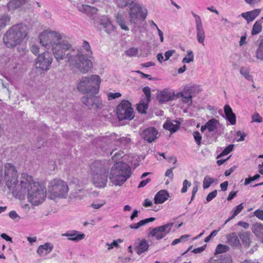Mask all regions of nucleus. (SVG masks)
Listing matches in <instances>:
<instances>
[{
    "label": "nucleus",
    "instance_id": "obj_9",
    "mask_svg": "<svg viewBox=\"0 0 263 263\" xmlns=\"http://www.w3.org/2000/svg\"><path fill=\"white\" fill-rule=\"evenodd\" d=\"M116 114L120 121L131 120L134 119V111L131 103L126 100H122L117 106Z\"/></svg>",
    "mask_w": 263,
    "mask_h": 263
},
{
    "label": "nucleus",
    "instance_id": "obj_19",
    "mask_svg": "<svg viewBox=\"0 0 263 263\" xmlns=\"http://www.w3.org/2000/svg\"><path fill=\"white\" fill-rule=\"evenodd\" d=\"M53 248V245L49 242L40 246L37 249V253L41 256H45L50 253Z\"/></svg>",
    "mask_w": 263,
    "mask_h": 263
},
{
    "label": "nucleus",
    "instance_id": "obj_28",
    "mask_svg": "<svg viewBox=\"0 0 263 263\" xmlns=\"http://www.w3.org/2000/svg\"><path fill=\"white\" fill-rule=\"evenodd\" d=\"M63 235L69 236L68 239L70 240L78 241L83 239L84 237V234H78V232L74 231L71 233H66Z\"/></svg>",
    "mask_w": 263,
    "mask_h": 263
},
{
    "label": "nucleus",
    "instance_id": "obj_48",
    "mask_svg": "<svg viewBox=\"0 0 263 263\" xmlns=\"http://www.w3.org/2000/svg\"><path fill=\"white\" fill-rule=\"evenodd\" d=\"M93 8L90 6L87 5H83L80 8L79 10L80 11L85 13H88L90 12Z\"/></svg>",
    "mask_w": 263,
    "mask_h": 263
},
{
    "label": "nucleus",
    "instance_id": "obj_22",
    "mask_svg": "<svg viewBox=\"0 0 263 263\" xmlns=\"http://www.w3.org/2000/svg\"><path fill=\"white\" fill-rule=\"evenodd\" d=\"M149 245L145 239L139 241L138 244L136 246V250L137 254L141 255L148 251Z\"/></svg>",
    "mask_w": 263,
    "mask_h": 263
},
{
    "label": "nucleus",
    "instance_id": "obj_50",
    "mask_svg": "<svg viewBox=\"0 0 263 263\" xmlns=\"http://www.w3.org/2000/svg\"><path fill=\"white\" fill-rule=\"evenodd\" d=\"M252 121L253 122L261 123L262 121L261 117L257 112L252 116Z\"/></svg>",
    "mask_w": 263,
    "mask_h": 263
},
{
    "label": "nucleus",
    "instance_id": "obj_46",
    "mask_svg": "<svg viewBox=\"0 0 263 263\" xmlns=\"http://www.w3.org/2000/svg\"><path fill=\"white\" fill-rule=\"evenodd\" d=\"M194 60V54L192 51L187 52V55L186 57L183 59L182 62L189 63Z\"/></svg>",
    "mask_w": 263,
    "mask_h": 263
},
{
    "label": "nucleus",
    "instance_id": "obj_63",
    "mask_svg": "<svg viewBox=\"0 0 263 263\" xmlns=\"http://www.w3.org/2000/svg\"><path fill=\"white\" fill-rule=\"evenodd\" d=\"M237 191H231L227 198L228 201H230L233 199L237 195Z\"/></svg>",
    "mask_w": 263,
    "mask_h": 263
},
{
    "label": "nucleus",
    "instance_id": "obj_27",
    "mask_svg": "<svg viewBox=\"0 0 263 263\" xmlns=\"http://www.w3.org/2000/svg\"><path fill=\"white\" fill-rule=\"evenodd\" d=\"M196 30H197V38L198 41L202 44L204 45V41L205 39V32L204 29L203 28L202 23L196 25Z\"/></svg>",
    "mask_w": 263,
    "mask_h": 263
},
{
    "label": "nucleus",
    "instance_id": "obj_15",
    "mask_svg": "<svg viewBox=\"0 0 263 263\" xmlns=\"http://www.w3.org/2000/svg\"><path fill=\"white\" fill-rule=\"evenodd\" d=\"M158 130L154 127H151L144 130L141 134L142 138L147 142L151 143L157 138Z\"/></svg>",
    "mask_w": 263,
    "mask_h": 263
},
{
    "label": "nucleus",
    "instance_id": "obj_59",
    "mask_svg": "<svg viewBox=\"0 0 263 263\" xmlns=\"http://www.w3.org/2000/svg\"><path fill=\"white\" fill-rule=\"evenodd\" d=\"M31 51L32 53L35 55H36L39 53L40 51L39 47L37 45H33L31 47Z\"/></svg>",
    "mask_w": 263,
    "mask_h": 263
},
{
    "label": "nucleus",
    "instance_id": "obj_43",
    "mask_svg": "<svg viewBox=\"0 0 263 263\" xmlns=\"http://www.w3.org/2000/svg\"><path fill=\"white\" fill-rule=\"evenodd\" d=\"M143 92L145 95V98L143 100L149 101L151 98V90L148 86L145 87L143 88Z\"/></svg>",
    "mask_w": 263,
    "mask_h": 263
},
{
    "label": "nucleus",
    "instance_id": "obj_24",
    "mask_svg": "<svg viewBox=\"0 0 263 263\" xmlns=\"http://www.w3.org/2000/svg\"><path fill=\"white\" fill-rule=\"evenodd\" d=\"M259 9H255L241 14V16L249 23L253 21L260 13Z\"/></svg>",
    "mask_w": 263,
    "mask_h": 263
},
{
    "label": "nucleus",
    "instance_id": "obj_18",
    "mask_svg": "<svg viewBox=\"0 0 263 263\" xmlns=\"http://www.w3.org/2000/svg\"><path fill=\"white\" fill-rule=\"evenodd\" d=\"M224 112L226 119L231 125H235L236 122L235 114L233 112L232 109L229 105H226L224 106Z\"/></svg>",
    "mask_w": 263,
    "mask_h": 263
},
{
    "label": "nucleus",
    "instance_id": "obj_64",
    "mask_svg": "<svg viewBox=\"0 0 263 263\" xmlns=\"http://www.w3.org/2000/svg\"><path fill=\"white\" fill-rule=\"evenodd\" d=\"M9 217L13 219H14L18 217V214L16 213V212L15 211H10L9 213Z\"/></svg>",
    "mask_w": 263,
    "mask_h": 263
},
{
    "label": "nucleus",
    "instance_id": "obj_54",
    "mask_svg": "<svg viewBox=\"0 0 263 263\" xmlns=\"http://www.w3.org/2000/svg\"><path fill=\"white\" fill-rule=\"evenodd\" d=\"M118 241L121 242H122V240L120 239H119L117 241L114 240V241L111 243H106V245L108 246V250H110L113 249V248L114 247H116V248L118 247L119 245L118 243Z\"/></svg>",
    "mask_w": 263,
    "mask_h": 263
},
{
    "label": "nucleus",
    "instance_id": "obj_51",
    "mask_svg": "<svg viewBox=\"0 0 263 263\" xmlns=\"http://www.w3.org/2000/svg\"><path fill=\"white\" fill-rule=\"evenodd\" d=\"M121 94L120 92H109L107 94V98L108 100H111L116 98H120Z\"/></svg>",
    "mask_w": 263,
    "mask_h": 263
},
{
    "label": "nucleus",
    "instance_id": "obj_17",
    "mask_svg": "<svg viewBox=\"0 0 263 263\" xmlns=\"http://www.w3.org/2000/svg\"><path fill=\"white\" fill-rule=\"evenodd\" d=\"M82 102L89 108L93 106H97L98 99L94 95L85 96L82 98Z\"/></svg>",
    "mask_w": 263,
    "mask_h": 263
},
{
    "label": "nucleus",
    "instance_id": "obj_29",
    "mask_svg": "<svg viewBox=\"0 0 263 263\" xmlns=\"http://www.w3.org/2000/svg\"><path fill=\"white\" fill-rule=\"evenodd\" d=\"M149 101L142 99L137 104V110L141 114H145L148 107Z\"/></svg>",
    "mask_w": 263,
    "mask_h": 263
},
{
    "label": "nucleus",
    "instance_id": "obj_44",
    "mask_svg": "<svg viewBox=\"0 0 263 263\" xmlns=\"http://www.w3.org/2000/svg\"><path fill=\"white\" fill-rule=\"evenodd\" d=\"M116 4L119 7H125L128 6L132 0H115Z\"/></svg>",
    "mask_w": 263,
    "mask_h": 263
},
{
    "label": "nucleus",
    "instance_id": "obj_41",
    "mask_svg": "<svg viewBox=\"0 0 263 263\" xmlns=\"http://www.w3.org/2000/svg\"><path fill=\"white\" fill-rule=\"evenodd\" d=\"M214 180L209 176H205L203 181V187L204 189H207L213 183Z\"/></svg>",
    "mask_w": 263,
    "mask_h": 263
},
{
    "label": "nucleus",
    "instance_id": "obj_57",
    "mask_svg": "<svg viewBox=\"0 0 263 263\" xmlns=\"http://www.w3.org/2000/svg\"><path fill=\"white\" fill-rule=\"evenodd\" d=\"M198 183L197 182L195 185L194 186H193V189H192V196H191V202L194 200L195 197V195L196 194V193L198 191Z\"/></svg>",
    "mask_w": 263,
    "mask_h": 263
},
{
    "label": "nucleus",
    "instance_id": "obj_16",
    "mask_svg": "<svg viewBox=\"0 0 263 263\" xmlns=\"http://www.w3.org/2000/svg\"><path fill=\"white\" fill-rule=\"evenodd\" d=\"M192 92L191 87L185 86L183 91L177 93V96L181 98V100L183 103H187L190 102H192Z\"/></svg>",
    "mask_w": 263,
    "mask_h": 263
},
{
    "label": "nucleus",
    "instance_id": "obj_30",
    "mask_svg": "<svg viewBox=\"0 0 263 263\" xmlns=\"http://www.w3.org/2000/svg\"><path fill=\"white\" fill-rule=\"evenodd\" d=\"M155 220L154 217H151L140 220L137 223H132L130 225L129 227L132 229H138L141 226H143L148 222L154 221Z\"/></svg>",
    "mask_w": 263,
    "mask_h": 263
},
{
    "label": "nucleus",
    "instance_id": "obj_35",
    "mask_svg": "<svg viewBox=\"0 0 263 263\" xmlns=\"http://www.w3.org/2000/svg\"><path fill=\"white\" fill-rule=\"evenodd\" d=\"M164 129L168 130L171 132H175L179 128V126L174 124L170 121H166L163 125Z\"/></svg>",
    "mask_w": 263,
    "mask_h": 263
},
{
    "label": "nucleus",
    "instance_id": "obj_40",
    "mask_svg": "<svg viewBox=\"0 0 263 263\" xmlns=\"http://www.w3.org/2000/svg\"><path fill=\"white\" fill-rule=\"evenodd\" d=\"M126 55L129 57L136 56L138 53V49L135 47H131L125 52Z\"/></svg>",
    "mask_w": 263,
    "mask_h": 263
},
{
    "label": "nucleus",
    "instance_id": "obj_60",
    "mask_svg": "<svg viewBox=\"0 0 263 263\" xmlns=\"http://www.w3.org/2000/svg\"><path fill=\"white\" fill-rule=\"evenodd\" d=\"M175 53V50H168V51H167L166 52H165V59L164 60V61H166L167 60H168L172 56V55L173 54V53Z\"/></svg>",
    "mask_w": 263,
    "mask_h": 263
},
{
    "label": "nucleus",
    "instance_id": "obj_13",
    "mask_svg": "<svg viewBox=\"0 0 263 263\" xmlns=\"http://www.w3.org/2000/svg\"><path fill=\"white\" fill-rule=\"evenodd\" d=\"M147 14L146 11L142 10V8L137 4H132L129 10L130 21L136 24L139 21H144Z\"/></svg>",
    "mask_w": 263,
    "mask_h": 263
},
{
    "label": "nucleus",
    "instance_id": "obj_10",
    "mask_svg": "<svg viewBox=\"0 0 263 263\" xmlns=\"http://www.w3.org/2000/svg\"><path fill=\"white\" fill-rule=\"evenodd\" d=\"M61 39L60 33L55 31L45 30L40 35V43L47 49H51Z\"/></svg>",
    "mask_w": 263,
    "mask_h": 263
},
{
    "label": "nucleus",
    "instance_id": "obj_34",
    "mask_svg": "<svg viewBox=\"0 0 263 263\" xmlns=\"http://www.w3.org/2000/svg\"><path fill=\"white\" fill-rule=\"evenodd\" d=\"M116 21L122 30L125 31H128L129 30L128 27L126 25L125 20L121 14L118 13L116 16Z\"/></svg>",
    "mask_w": 263,
    "mask_h": 263
},
{
    "label": "nucleus",
    "instance_id": "obj_39",
    "mask_svg": "<svg viewBox=\"0 0 263 263\" xmlns=\"http://www.w3.org/2000/svg\"><path fill=\"white\" fill-rule=\"evenodd\" d=\"M101 24L103 26L104 28L106 29V31L108 32L114 30V26L108 18L106 19V21L105 23H103L102 21Z\"/></svg>",
    "mask_w": 263,
    "mask_h": 263
},
{
    "label": "nucleus",
    "instance_id": "obj_1",
    "mask_svg": "<svg viewBox=\"0 0 263 263\" xmlns=\"http://www.w3.org/2000/svg\"><path fill=\"white\" fill-rule=\"evenodd\" d=\"M27 194L28 201L34 205L42 203L46 197L45 186L35 181L31 176L22 173L21 177V186L14 191L13 196L20 199Z\"/></svg>",
    "mask_w": 263,
    "mask_h": 263
},
{
    "label": "nucleus",
    "instance_id": "obj_21",
    "mask_svg": "<svg viewBox=\"0 0 263 263\" xmlns=\"http://www.w3.org/2000/svg\"><path fill=\"white\" fill-rule=\"evenodd\" d=\"M174 95L167 90H164L157 95V100L159 102H166L172 100Z\"/></svg>",
    "mask_w": 263,
    "mask_h": 263
},
{
    "label": "nucleus",
    "instance_id": "obj_52",
    "mask_svg": "<svg viewBox=\"0 0 263 263\" xmlns=\"http://www.w3.org/2000/svg\"><path fill=\"white\" fill-rule=\"evenodd\" d=\"M217 191L216 190L212 191V192L210 193L208 195V196L206 198V201L210 202L211 200H212L214 198L216 197V196H217Z\"/></svg>",
    "mask_w": 263,
    "mask_h": 263
},
{
    "label": "nucleus",
    "instance_id": "obj_11",
    "mask_svg": "<svg viewBox=\"0 0 263 263\" xmlns=\"http://www.w3.org/2000/svg\"><path fill=\"white\" fill-rule=\"evenodd\" d=\"M52 57L49 52H44L38 55L35 60V67L41 71H47L52 62Z\"/></svg>",
    "mask_w": 263,
    "mask_h": 263
},
{
    "label": "nucleus",
    "instance_id": "obj_7",
    "mask_svg": "<svg viewBox=\"0 0 263 263\" xmlns=\"http://www.w3.org/2000/svg\"><path fill=\"white\" fill-rule=\"evenodd\" d=\"M5 172L4 178L6 184L10 191H12L13 195L14 191L18 189L21 186V183L18 184L17 172L15 167L11 163H6L4 165Z\"/></svg>",
    "mask_w": 263,
    "mask_h": 263
},
{
    "label": "nucleus",
    "instance_id": "obj_45",
    "mask_svg": "<svg viewBox=\"0 0 263 263\" xmlns=\"http://www.w3.org/2000/svg\"><path fill=\"white\" fill-rule=\"evenodd\" d=\"M193 135L194 138L195 139V141L196 144L198 146H200L201 143V139H202V137L201 136V134H200V133L199 132L196 131L193 133Z\"/></svg>",
    "mask_w": 263,
    "mask_h": 263
},
{
    "label": "nucleus",
    "instance_id": "obj_62",
    "mask_svg": "<svg viewBox=\"0 0 263 263\" xmlns=\"http://www.w3.org/2000/svg\"><path fill=\"white\" fill-rule=\"evenodd\" d=\"M151 179L150 178H147L146 179L142 180L138 185V188L145 186L148 182L151 181Z\"/></svg>",
    "mask_w": 263,
    "mask_h": 263
},
{
    "label": "nucleus",
    "instance_id": "obj_8",
    "mask_svg": "<svg viewBox=\"0 0 263 263\" xmlns=\"http://www.w3.org/2000/svg\"><path fill=\"white\" fill-rule=\"evenodd\" d=\"M68 187L65 182L59 179H54L51 181L48 186V192L51 198H62L67 196Z\"/></svg>",
    "mask_w": 263,
    "mask_h": 263
},
{
    "label": "nucleus",
    "instance_id": "obj_23",
    "mask_svg": "<svg viewBox=\"0 0 263 263\" xmlns=\"http://www.w3.org/2000/svg\"><path fill=\"white\" fill-rule=\"evenodd\" d=\"M252 232L262 242L263 240V224L256 223L252 226L251 228Z\"/></svg>",
    "mask_w": 263,
    "mask_h": 263
},
{
    "label": "nucleus",
    "instance_id": "obj_20",
    "mask_svg": "<svg viewBox=\"0 0 263 263\" xmlns=\"http://www.w3.org/2000/svg\"><path fill=\"white\" fill-rule=\"evenodd\" d=\"M169 197L168 193L162 190L159 191L155 196L154 201L156 204H160L164 202Z\"/></svg>",
    "mask_w": 263,
    "mask_h": 263
},
{
    "label": "nucleus",
    "instance_id": "obj_6",
    "mask_svg": "<svg viewBox=\"0 0 263 263\" xmlns=\"http://www.w3.org/2000/svg\"><path fill=\"white\" fill-rule=\"evenodd\" d=\"M51 50L58 61L65 59L67 62L71 63L73 61V57L76 54L75 50L67 42L59 41L51 48Z\"/></svg>",
    "mask_w": 263,
    "mask_h": 263
},
{
    "label": "nucleus",
    "instance_id": "obj_12",
    "mask_svg": "<svg viewBox=\"0 0 263 263\" xmlns=\"http://www.w3.org/2000/svg\"><path fill=\"white\" fill-rule=\"evenodd\" d=\"M79 70L83 73L88 72L92 67V63L91 60L86 59L83 54L74 55L73 61L70 63L74 64Z\"/></svg>",
    "mask_w": 263,
    "mask_h": 263
},
{
    "label": "nucleus",
    "instance_id": "obj_56",
    "mask_svg": "<svg viewBox=\"0 0 263 263\" xmlns=\"http://www.w3.org/2000/svg\"><path fill=\"white\" fill-rule=\"evenodd\" d=\"M254 215L259 219L263 221V210H256L254 212Z\"/></svg>",
    "mask_w": 263,
    "mask_h": 263
},
{
    "label": "nucleus",
    "instance_id": "obj_3",
    "mask_svg": "<svg viewBox=\"0 0 263 263\" xmlns=\"http://www.w3.org/2000/svg\"><path fill=\"white\" fill-rule=\"evenodd\" d=\"M131 171L129 166L125 162H117L111 167L109 178L116 185H121L130 176Z\"/></svg>",
    "mask_w": 263,
    "mask_h": 263
},
{
    "label": "nucleus",
    "instance_id": "obj_49",
    "mask_svg": "<svg viewBox=\"0 0 263 263\" xmlns=\"http://www.w3.org/2000/svg\"><path fill=\"white\" fill-rule=\"evenodd\" d=\"M191 185V183L187 180L185 179L183 182V186L181 189V192L182 193H185L187 192L188 187Z\"/></svg>",
    "mask_w": 263,
    "mask_h": 263
},
{
    "label": "nucleus",
    "instance_id": "obj_26",
    "mask_svg": "<svg viewBox=\"0 0 263 263\" xmlns=\"http://www.w3.org/2000/svg\"><path fill=\"white\" fill-rule=\"evenodd\" d=\"M228 243L233 247H238L240 245L239 239L236 233L233 232L227 236Z\"/></svg>",
    "mask_w": 263,
    "mask_h": 263
},
{
    "label": "nucleus",
    "instance_id": "obj_55",
    "mask_svg": "<svg viewBox=\"0 0 263 263\" xmlns=\"http://www.w3.org/2000/svg\"><path fill=\"white\" fill-rule=\"evenodd\" d=\"M257 57L263 59V41L261 42L259 48L257 50Z\"/></svg>",
    "mask_w": 263,
    "mask_h": 263
},
{
    "label": "nucleus",
    "instance_id": "obj_25",
    "mask_svg": "<svg viewBox=\"0 0 263 263\" xmlns=\"http://www.w3.org/2000/svg\"><path fill=\"white\" fill-rule=\"evenodd\" d=\"M26 2V0H9L7 6L9 11L20 8Z\"/></svg>",
    "mask_w": 263,
    "mask_h": 263
},
{
    "label": "nucleus",
    "instance_id": "obj_53",
    "mask_svg": "<svg viewBox=\"0 0 263 263\" xmlns=\"http://www.w3.org/2000/svg\"><path fill=\"white\" fill-rule=\"evenodd\" d=\"M215 263H232V259L230 255H227L220 259V261L217 262L214 260Z\"/></svg>",
    "mask_w": 263,
    "mask_h": 263
},
{
    "label": "nucleus",
    "instance_id": "obj_58",
    "mask_svg": "<svg viewBox=\"0 0 263 263\" xmlns=\"http://www.w3.org/2000/svg\"><path fill=\"white\" fill-rule=\"evenodd\" d=\"M82 47L86 51L90 52L91 54H92V52L91 50V48L89 43L87 41H84L82 45Z\"/></svg>",
    "mask_w": 263,
    "mask_h": 263
},
{
    "label": "nucleus",
    "instance_id": "obj_37",
    "mask_svg": "<svg viewBox=\"0 0 263 263\" xmlns=\"http://www.w3.org/2000/svg\"><path fill=\"white\" fill-rule=\"evenodd\" d=\"M229 249V247L225 245L219 244L217 245L216 250L215 253L220 254L222 253H225L227 252Z\"/></svg>",
    "mask_w": 263,
    "mask_h": 263
},
{
    "label": "nucleus",
    "instance_id": "obj_14",
    "mask_svg": "<svg viewBox=\"0 0 263 263\" xmlns=\"http://www.w3.org/2000/svg\"><path fill=\"white\" fill-rule=\"evenodd\" d=\"M173 225V223H168L154 228L150 232L149 235L152 237H155L157 240H160L170 233Z\"/></svg>",
    "mask_w": 263,
    "mask_h": 263
},
{
    "label": "nucleus",
    "instance_id": "obj_2",
    "mask_svg": "<svg viewBox=\"0 0 263 263\" xmlns=\"http://www.w3.org/2000/svg\"><path fill=\"white\" fill-rule=\"evenodd\" d=\"M28 30L27 26L23 24L12 26L4 35V43L9 48L16 46L27 36Z\"/></svg>",
    "mask_w": 263,
    "mask_h": 263
},
{
    "label": "nucleus",
    "instance_id": "obj_4",
    "mask_svg": "<svg viewBox=\"0 0 263 263\" xmlns=\"http://www.w3.org/2000/svg\"><path fill=\"white\" fill-rule=\"evenodd\" d=\"M100 83L101 79L98 75H91L82 78L77 87L83 93L95 95L99 91Z\"/></svg>",
    "mask_w": 263,
    "mask_h": 263
},
{
    "label": "nucleus",
    "instance_id": "obj_61",
    "mask_svg": "<svg viewBox=\"0 0 263 263\" xmlns=\"http://www.w3.org/2000/svg\"><path fill=\"white\" fill-rule=\"evenodd\" d=\"M123 157V153L121 152H119L115 154L111 158L114 161H116L117 159H119L120 158H122Z\"/></svg>",
    "mask_w": 263,
    "mask_h": 263
},
{
    "label": "nucleus",
    "instance_id": "obj_47",
    "mask_svg": "<svg viewBox=\"0 0 263 263\" xmlns=\"http://www.w3.org/2000/svg\"><path fill=\"white\" fill-rule=\"evenodd\" d=\"M240 73L243 75L245 78L248 80H250L251 79V76L249 74L250 70L248 68L242 67L240 70Z\"/></svg>",
    "mask_w": 263,
    "mask_h": 263
},
{
    "label": "nucleus",
    "instance_id": "obj_5",
    "mask_svg": "<svg viewBox=\"0 0 263 263\" xmlns=\"http://www.w3.org/2000/svg\"><path fill=\"white\" fill-rule=\"evenodd\" d=\"M91 171L93 183L98 187H104L107 181L109 168L96 161L91 165Z\"/></svg>",
    "mask_w": 263,
    "mask_h": 263
},
{
    "label": "nucleus",
    "instance_id": "obj_33",
    "mask_svg": "<svg viewBox=\"0 0 263 263\" xmlns=\"http://www.w3.org/2000/svg\"><path fill=\"white\" fill-rule=\"evenodd\" d=\"M262 22L261 20H257L256 21L252 28L251 32L252 35H256L261 31L262 29Z\"/></svg>",
    "mask_w": 263,
    "mask_h": 263
},
{
    "label": "nucleus",
    "instance_id": "obj_38",
    "mask_svg": "<svg viewBox=\"0 0 263 263\" xmlns=\"http://www.w3.org/2000/svg\"><path fill=\"white\" fill-rule=\"evenodd\" d=\"M10 17L8 15L0 16V29L9 24Z\"/></svg>",
    "mask_w": 263,
    "mask_h": 263
},
{
    "label": "nucleus",
    "instance_id": "obj_36",
    "mask_svg": "<svg viewBox=\"0 0 263 263\" xmlns=\"http://www.w3.org/2000/svg\"><path fill=\"white\" fill-rule=\"evenodd\" d=\"M244 207L243 206V203H240L239 205H237L235 207V209L233 212L232 216L229 217L225 222V223L228 222L230 220L233 219L235 216H236L238 214H239L242 210L243 209Z\"/></svg>",
    "mask_w": 263,
    "mask_h": 263
},
{
    "label": "nucleus",
    "instance_id": "obj_42",
    "mask_svg": "<svg viewBox=\"0 0 263 263\" xmlns=\"http://www.w3.org/2000/svg\"><path fill=\"white\" fill-rule=\"evenodd\" d=\"M233 149V145L230 144L226 147L223 151L218 155L217 158L221 157L223 156H226L230 153Z\"/></svg>",
    "mask_w": 263,
    "mask_h": 263
},
{
    "label": "nucleus",
    "instance_id": "obj_32",
    "mask_svg": "<svg viewBox=\"0 0 263 263\" xmlns=\"http://www.w3.org/2000/svg\"><path fill=\"white\" fill-rule=\"evenodd\" d=\"M219 121L215 118H212L209 120L206 123L208 130L209 132L215 131L219 125Z\"/></svg>",
    "mask_w": 263,
    "mask_h": 263
},
{
    "label": "nucleus",
    "instance_id": "obj_31",
    "mask_svg": "<svg viewBox=\"0 0 263 263\" xmlns=\"http://www.w3.org/2000/svg\"><path fill=\"white\" fill-rule=\"evenodd\" d=\"M238 236L243 245L247 247L250 246L251 240L249 233L247 232H240L238 233Z\"/></svg>",
    "mask_w": 263,
    "mask_h": 263
}]
</instances>
